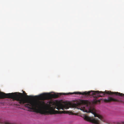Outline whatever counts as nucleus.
Here are the masks:
<instances>
[{"instance_id": "f257e3e1", "label": "nucleus", "mask_w": 124, "mask_h": 124, "mask_svg": "<svg viewBox=\"0 0 124 124\" xmlns=\"http://www.w3.org/2000/svg\"><path fill=\"white\" fill-rule=\"evenodd\" d=\"M62 94L64 95H69V94H81L82 95H90L93 96L94 97L97 98L100 97L104 96L106 94L109 95H112L113 94H115L116 95L121 96H124V94L118 92H112L110 91H105V92L99 91H93L87 92L85 91L83 93L80 92H74L73 93H62Z\"/></svg>"}, {"instance_id": "f03ea898", "label": "nucleus", "mask_w": 124, "mask_h": 124, "mask_svg": "<svg viewBox=\"0 0 124 124\" xmlns=\"http://www.w3.org/2000/svg\"><path fill=\"white\" fill-rule=\"evenodd\" d=\"M18 93L19 94H17L16 92L6 93L0 92V99L11 98L19 101L20 103V93Z\"/></svg>"}, {"instance_id": "7ed1b4c3", "label": "nucleus", "mask_w": 124, "mask_h": 124, "mask_svg": "<svg viewBox=\"0 0 124 124\" xmlns=\"http://www.w3.org/2000/svg\"><path fill=\"white\" fill-rule=\"evenodd\" d=\"M59 96L58 94H48L46 93H42L38 96V98L41 100L50 99L52 98H56Z\"/></svg>"}, {"instance_id": "20e7f679", "label": "nucleus", "mask_w": 124, "mask_h": 124, "mask_svg": "<svg viewBox=\"0 0 124 124\" xmlns=\"http://www.w3.org/2000/svg\"><path fill=\"white\" fill-rule=\"evenodd\" d=\"M104 101L106 102H110L112 101H116L118 102H121L122 101L116 99H114L110 97H108V99H104Z\"/></svg>"}, {"instance_id": "39448f33", "label": "nucleus", "mask_w": 124, "mask_h": 124, "mask_svg": "<svg viewBox=\"0 0 124 124\" xmlns=\"http://www.w3.org/2000/svg\"><path fill=\"white\" fill-rule=\"evenodd\" d=\"M54 113L55 114H62V113H65L66 111H59L56 110L54 111Z\"/></svg>"}, {"instance_id": "423d86ee", "label": "nucleus", "mask_w": 124, "mask_h": 124, "mask_svg": "<svg viewBox=\"0 0 124 124\" xmlns=\"http://www.w3.org/2000/svg\"><path fill=\"white\" fill-rule=\"evenodd\" d=\"M23 94L25 96L27 97V98L28 99H29L30 97H31L32 98H33L34 97L33 96H28V95H26V93H25V92L24 91H23Z\"/></svg>"}, {"instance_id": "0eeeda50", "label": "nucleus", "mask_w": 124, "mask_h": 124, "mask_svg": "<svg viewBox=\"0 0 124 124\" xmlns=\"http://www.w3.org/2000/svg\"><path fill=\"white\" fill-rule=\"evenodd\" d=\"M100 100H97L95 99L93 101V103L94 104H96L98 103H100Z\"/></svg>"}, {"instance_id": "6e6552de", "label": "nucleus", "mask_w": 124, "mask_h": 124, "mask_svg": "<svg viewBox=\"0 0 124 124\" xmlns=\"http://www.w3.org/2000/svg\"><path fill=\"white\" fill-rule=\"evenodd\" d=\"M49 103L51 104H52V102H50Z\"/></svg>"}, {"instance_id": "1a4fd4ad", "label": "nucleus", "mask_w": 124, "mask_h": 124, "mask_svg": "<svg viewBox=\"0 0 124 124\" xmlns=\"http://www.w3.org/2000/svg\"><path fill=\"white\" fill-rule=\"evenodd\" d=\"M53 105H54V103L53 104Z\"/></svg>"}]
</instances>
